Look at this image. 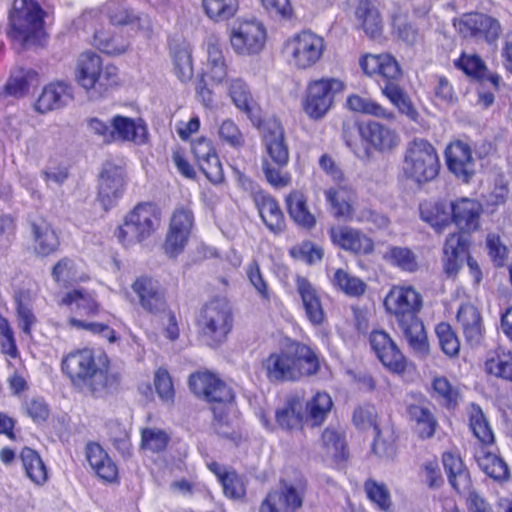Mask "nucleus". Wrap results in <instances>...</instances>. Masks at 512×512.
Segmentation results:
<instances>
[{
	"mask_svg": "<svg viewBox=\"0 0 512 512\" xmlns=\"http://www.w3.org/2000/svg\"><path fill=\"white\" fill-rule=\"evenodd\" d=\"M383 305L386 313L395 319L409 347L422 356L428 355L430 345L424 323L419 317L423 308L420 292L412 285H393Z\"/></svg>",
	"mask_w": 512,
	"mask_h": 512,
	"instance_id": "1",
	"label": "nucleus"
},
{
	"mask_svg": "<svg viewBox=\"0 0 512 512\" xmlns=\"http://www.w3.org/2000/svg\"><path fill=\"white\" fill-rule=\"evenodd\" d=\"M363 73L373 79L381 93L402 115L418 122L419 112L410 96L401 86L403 71L396 58L390 53L365 54L359 59Z\"/></svg>",
	"mask_w": 512,
	"mask_h": 512,
	"instance_id": "2",
	"label": "nucleus"
},
{
	"mask_svg": "<svg viewBox=\"0 0 512 512\" xmlns=\"http://www.w3.org/2000/svg\"><path fill=\"white\" fill-rule=\"evenodd\" d=\"M320 359L311 346L294 341L288 349L272 351L261 361V368L270 383L297 382L320 371Z\"/></svg>",
	"mask_w": 512,
	"mask_h": 512,
	"instance_id": "3",
	"label": "nucleus"
},
{
	"mask_svg": "<svg viewBox=\"0 0 512 512\" xmlns=\"http://www.w3.org/2000/svg\"><path fill=\"white\" fill-rule=\"evenodd\" d=\"M59 306L70 308L75 315L68 317L67 325L77 331H87L94 336H100L109 343L119 340L115 329L108 324L89 321L80 317L93 318L99 315L102 307L96 293L84 288H74L67 291L58 302Z\"/></svg>",
	"mask_w": 512,
	"mask_h": 512,
	"instance_id": "4",
	"label": "nucleus"
},
{
	"mask_svg": "<svg viewBox=\"0 0 512 512\" xmlns=\"http://www.w3.org/2000/svg\"><path fill=\"white\" fill-rule=\"evenodd\" d=\"M198 338L208 347L218 349L229 339L235 326V315L224 297L206 301L195 319Z\"/></svg>",
	"mask_w": 512,
	"mask_h": 512,
	"instance_id": "5",
	"label": "nucleus"
},
{
	"mask_svg": "<svg viewBox=\"0 0 512 512\" xmlns=\"http://www.w3.org/2000/svg\"><path fill=\"white\" fill-rule=\"evenodd\" d=\"M262 144L261 169L266 181L276 189L288 187L292 183V175L287 170L290 153L284 128L281 125L268 128Z\"/></svg>",
	"mask_w": 512,
	"mask_h": 512,
	"instance_id": "6",
	"label": "nucleus"
},
{
	"mask_svg": "<svg viewBox=\"0 0 512 512\" xmlns=\"http://www.w3.org/2000/svg\"><path fill=\"white\" fill-rule=\"evenodd\" d=\"M441 162L436 147L426 138L415 137L406 145L402 160V176L418 185L438 177Z\"/></svg>",
	"mask_w": 512,
	"mask_h": 512,
	"instance_id": "7",
	"label": "nucleus"
},
{
	"mask_svg": "<svg viewBox=\"0 0 512 512\" xmlns=\"http://www.w3.org/2000/svg\"><path fill=\"white\" fill-rule=\"evenodd\" d=\"M75 81L86 92L105 95L120 84L119 70L112 63H104L93 51L82 52L75 66Z\"/></svg>",
	"mask_w": 512,
	"mask_h": 512,
	"instance_id": "8",
	"label": "nucleus"
},
{
	"mask_svg": "<svg viewBox=\"0 0 512 512\" xmlns=\"http://www.w3.org/2000/svg\"><path fill=\"white\" fill-rule=\"evenodd\" d=\"M161 217V209L156 203L139 202L124 216L114 236L124 247L141 243L157 232L161 225Z\"/></svg>",
	"mask_w": 512,
	"mask_h": 512,
	"instance_id": "9",
	"label": "nucleus"
},
{
	"mask_svg": "<svg viewBox=\"0 0 512 512\" xmlns=\"http://www.w3.org/2000/svg\"><path fill=\"white\" fill-rule=\"evenodd\" d=\"M190 391L209 404L215 419L222 420L226 408L235 400L233 389L215 372L201 369L188 377Z\"/></svg>",
	"mask_w": 512,
	"mask_h": 512,
	"instance_id": "10",
	"label": "nucleus"
},
{
	"mask_svg": "<svg viewBox=\"0 0 512 512\" xmlns=\"http://www.w3.org/2000/svg\"><path fill=\"white\" fill-rule=\"evenodd\" d=\"M45 15L37 0H14L8 15L7 36L25 46L45 34Z\"/></svg>",
	"mask_w": 512,
	"mask_h": 512,
	"instance_id": "11",
	"label": "nucleus"
},
{
	"mask_svg": "<svg viewBox=\"0 0 512 512\" xmlns=\"http://www.w3.org/2000/svg\"><path fill=\"white\" fill-rule=\"evenodd\" d=\"M346 88L339 78L321 77L310 79L303 94L301 106L312 120H321L334 106L335 98Z\"/></svg>",
	"mask_w": 512,
	"mask_h": 512,
	"instance_id": "12",
	"label": "nucleus"
},
{
	"mask_svg": "<svg viewBox=\"0 0 512 512\" xmlns=\"http://www.w3.org/2000/svg\"><path fill=\"white\" fill-rule=\"evenodd\" d=\"M325 49L324 38L305 29L285 40L282 53L290 66L297 70H307L321 60Z\"/></svg>",
	"mask_w": 512,
	"mask_h": 512,
	"instance_id": "13",
	"label": "nucleus"
},
{
	"mask_svg": "<svg viewBox=\"0 0 512 512\" xmlns=\"http://www.w3.org/2000/svg\"><path fill=\"white\" fill-rule=\"evenodd\" d=\"M464 258L473 286L479 287L483 280V273L478 262L470 255V241L461 233H449L443 245L442 258L443 271L448 278L457 277L463 266Z\"/></svg>",
	"mask_w": 512,
	"mask_h": 512,
	"instance_id": "14",
	"label": "nucleus"
},
{
	"mask_svg": "<svg viewBox=\"0 0 512 512\" xmlns=\"http://www.w3.org/2000/svg\"><path fill=\"white\" fill-rule=\"evenodd\" d=\"M368 340L376 359L390 374L404 376L413 367L398 343L384 329H373Z\"/></svg>",
	"mask_w": 512,
	"mask_h": 512,
	"instance_id": "15",
	"label": "nucleus"
},
{
	"mask_svg": "<svg viewBox=\"0 0 512 512\" xmlns=\"http://www.w3.org/2000/svg\"><path fill=\"white\" fill-rule=\"evenodd\" d=\"M99 365L94 349L84 347L63 356L61 371L74 388L82 390L88 388L91 381L97 378Z\"/></svg>",
	"mask_w": 512,
	"mask_h": 512,
	"instance_id": "16",
	"label": "nucleus"
},
{
	"mask_svg": "<svg viewBox=\"0 0 512 512\" xmlns=\"http://www.w3.org/2000/svg\"><path fill=\"white\" fill-rule=\"evenodd\" d=\"M355 127L366 155H370L372 152L390 153L400 144L398 132L379 121L371 119L358 121L355 123Z\"/></svg>",
	"mask_w": 512,
	"mask_h": 512,
	"instance_id": "17",
	"label": "nucleus"
},
{
	"mask_svg": "<svg viewBox=\"0 0 512 512\" xmlns=\"http://www.w3.org/2000/svg\"><path fill=\"white\" fill-rule=\"evenodd\" d=\"M136 304L146 314L161 316L168 306L167 290L156 278L140 275L131 284Z\"/></svg>",
	"mask_w": 512,
	"mask_h": 512,
	"instance_id": "18",
	"label": "nucleus"
},
{
	"mask_svg": "<svg viewBox=\"0 0 512 512\" xmlns=\"http://www.w3.org/2000/svg\"><path fill=\"white\" fill-rule=\"evenodd\" d=\"M194 227V214L190 207L179 206L172 212L168 230L163 242V250L169 258L183 253Z\"/></svg>",
	"mask_w": 512,
	"mask_h": 512,
	"instance_id": "19",
	"label": "nucleus"
},
{
	"mask_svg": "<svg viewBox=\"0 0 512 512\" xmlns=\"http://www.w3.org/2000/svg\"><path fill=\"white\" fill-rule=\"evenodd\" d=\"M329 239L334 247L355 257H365L375 251V242L362 229L349 225H331Z\"/></svg>",
	"mask_w": 512,
	"mask_h": 512,
	"instance_id": "20",
	"label": "nucleus"
},
{
	"mask_svg": "<svg viewBox=\"0 0 512 512\" xmlns=\"http://www.w3.org/2000/svg\"><path fill=\"white\" fill-rule=\"evenodd\" d=\"M444 159L448 171L460 182L469 184L475 177L476 158L468 142L452 139L445 147Z\"/></svg>",
	"mask_w": 512,
	"mask_h": 512,
	"instance_id": "21",
	"label": "nucleus"
},
{
	"mask_svg": "<svg viewBox=\"0 0 512 512\" xmlns=\"http://www.w3.org/2000/svg\"><path fill=\"white\" fill-rule=\"evenodd\" d=\"M305 391L303 389L289 392L281 406L274 412L276 426L286 432H303L306 424L304 414Z\"/></svg>",
	"mask_w": 512,
	"mask_h": 512,
	"instance_id": "22",
	"label": "nucleus"
},
{
	"mask_svg": "<svg viewBox=\"0 0 512 512\" xmlns=\"http://www.w3.org/2000/svg\"><path fill=\"white\" fill-rule=\"evenodd\" d=\"M190 151L199 170L214 185L224 182L225 176L217 149L213 141L205 136L193 139Z\"/></svg>",
	"mask_w": 512,
	"mask_h": 512,
	"instance_id": "23",
	"label": "nucleus"
},
{
	"mask_svg": "<svg viewBox=\"0 0 512 512\" xmlns=\"http://www.w3.org/2000/svg\"><path fill=\"white\" fill-rule=\"evenodd\" d=\"M267 33L264 25L258 21H243L232 30L230 43L237 55L251 56L259 54L265 47Z\"/></svg>",
	"mask_w": 512,
	"mask_h": 512,
	"instance_id": "24",
	"label": "nucleus"
},
{
	"mask_svg": "<svg viewBox=\"0 0 512 512\" xmlns=\"http://www.w3.org/2000/svg\"><path fill=\"white\" fill-rule=\"evenodd\" d=\"M406 415L413 434L417 439H432L440 428L436 415L427 406V399L420 394L416 402L406 405Z\"/></svg>",
	"mask_w": 512,
	"mask_h": 512,
	"instance_id": "25",
	"label": "nucleus"
},
{
	"mask_svg": "<svg viewBox=\"0 0 512 512\" xmlns=\"http://www.w3.org/2000/svg\"><path fill=\"white\" fill-rule=\"evenodd\" d=\"M227 95L235 107L245 113L254 126L260 127L263 116L260 105L254 99L247 82L241 77L226 78Z\"/></svg>",
	"mask_w": 512,
	"mask_h": 512,
	"instance_id": "26",
	"label": "nucleus"
},
{
	"mask_svg": "<svg viewBox=\"0 0 512 512\" xmlns=\"http://www.w3.org/2000/svg\"><path fill=\"white\" fill-rule=\"evenodd\" d=\"M452 224L460 231L458 233H474L481 227L483 205L477 199L458 197L451 200Z\"/></svg>",
	"mask_w": 512,
	"mask_h": 512,
	"instance_id": "27",
	"label": "nucleus"
},
{
	"mask_svg": "<svg viewBox=\"0 0 512 512\" xmlns=\"http://www.w3.org/2000/svg\"><path fill=\"white\" fill-rule=\"evenodd\" d=\"M459 31L465 38L484 39L492 44L498 40L502 29L497 19L474 12L463 17L459 24Z\"/></svg>",
	"mask_w": 512,
	"mask_h": 512,
	"instance_id": "28",
	"label": "nucleus"
},
{
	"mask_svg": "<svg viewBox=\"0 0 512 512\" xmlns=\"http://www.w3.org/2000/svg\"><path fill=\"white\" fill-rule=\"evenodd\" d=\"M123 170L111 163L104 166L99 179L98 200L105 211L114 207L125 190Z\"/></svg>",
	"mask_w": 512,
	"mask_h": 512,
	"instance_id": "29",
	"label": "nucleus"
},
{
	"mask_svg": "<svg viewBox=\"0 0 512 512\" xmlns=\"http://www.w3.org/2000/svg\"><path fill=\"white\" fill-rule=\"evenodd\" d=\"M456 322L467 345L480 346L486 334L484 320L480 310L472 303H462L456 313Z\"/></svg>",
	"mask_w": 512,
	"mask_h": 512,
	"instance_id": "30",
	"label": "nucleus"
},
{
	"mask_svg": "<svg viewBox=\"0 0 512 512\" xmlns=\"http://www.w3.org/2000/svg\"><path fill=\"white\" fill-rule=\"evenodd\" d=\"M303 505V495L292 484L281 483L271 490L260 504L259 512H298Z\"/></svg>",
	"mask_w": 512,
	"mask_h": 512,
	"instance_id": "31",
	"label": "nucleus"
},
{
	"mask_svg": "<svg viewBox=\"0 0 512 512\" xmlns=\"http://www.w3.org/2000/svg\"><path fill=\"white\" fill-rule=\"evenodd\" d=\"M325 200L330 207L332 216L337 220L353 221L355 217V204L357 192L347 184H338L324 192Z\"/></svg>",
	"mask_w": 512,
	"mask_h": 512,
	"instance_id": "32",
	"label": "nucleus"
},
{
	"mask_svg": "<svg viewBox=\"0 0 512 512\" xmlns=\"http://www.w3.org/2000/svg\"><path fill=\"white\" fill-rule=\"evenodd\" d=\"M85 457L91 469L102 482L118 483V466L98 442L90 441L86 444Z\"/></svg>",
	"mask_w": 512,
	"mask_h": 512,
	"instance_id": "33",
	"label": "nucleus"
},
{
	"mask_svg": "<svg viewBox=\"0 0 512 512\" xmlns=\"http://www.w3.org/2000/svg\"><path fill=\"white\" fill-rule=\"evenodd\" d=\"M74 98L73 88L64 81H52L46 84L34 103V109L40 114L58 110Z\"/></svg>",
	"mask_w": 512,
	"mask_h": 512,
	"instance_id": "34",
	"label": "nucleus"
},
{
	"mask_svg": "<svg viewBox=\"0 0 512 512\" xmlns=\"http://www.w3.org/2000/svg\"><path fill=\"white\" fill-rule=\"evenodd\" d=\"M295 285L307 320L315 327L323 325L326 321V314L317 289L307 277L302 275H296Z\"/></svg>",
	"mask_w": 512,
	"mask_h": 512,
	"instance_id": "35",
	"label": "nucleus"
},
{
	"mask_svg": "<svg viewBox=\"0 0 512 512\" xmlns=\"http://www.w3.org/2000/svg\"><path fill=\"white\" fill-rule=\"evenodd\" d=\"M420 219L436 233H443L452 225L451 201L445 198L424 200L419 205Z\"/></svg>",
	"mask_w": 512,
	"mask_h": 512,
	"instance_id": "36",
	"label": "nucleus"
},
{
	"mask_svg": "<svg viewBox=\"0 0 512 512\" xmlns=\"http://www.w3.org/2000/svg\"><path fill=\"white\" fill-rule=\"evenodd\" d=\"M34 251L41 257H48L60 251L61 240L54 227L45 218L30 222Z\"/></svg>",
	"mask_w": 512,
	"mask_h": 512,
	"instance_id": "37",
	"label": "nucleus"
},
{
	"mask_svg": "<svg viewBox=\"0 0 512 512\" xmlns=\"http://www.w3.org/2000/svg\"><path fill=\"white\" fill-rule=\"evenodd\" d=\"M253 201L266 227L275 234L282 233L286 221L278 201L263 190L254 193Z\"/></svg>",
	"mask_w": 512,
	"mask_h": 512,
	"instance_id": "38",
	"label": "nucleus"
},
{
	"mask_svg": "<svg viewBox=\"0 0 512 512\" xmlns=\"http://www.w3.org/2000/svg\"><path fill=\"white\" fill-rule=\"evenodd\" d=\"M354 16L358 28L370 39H378L383 35L384 22L382 15L372 0H357Z\"/></svg>",
	"mask_w": 512,
	"mask_h": 512,
	"instance_id": "39",
	"label": "nucleus"
},
{
	"mask_svg": "<svg viewBox=\"0 0 512 512\" xmlns=\"http://www.w3.org/2000/svg\"><path fill=\"white\" fill-rule=\"evenodd\" d=\"M441 460L451 487L458 494L466 493L472 487V481L459 452L445 451L442 453Z\"/></svg>",
	"mask_w": 512,
	"mask_h": 512,
	"instance_id": "40",
	"label": "nucleus"
},
{
	"mask_svg": "<svg viewBox=\"0 0 512 512\" xmlns=\"http://www.w3.org/2000/svg\"><path fill=\"white\" fill-rule=\"evenodd\" d=\"M207 468L222 486L223 494L226 498L241 500L246 496L244 478L235 469L227 470L217 461L208 462Z\"/></svg>",
	"mask_w": 512,
	"mask_h": 512,
	"instance_id": "41",
	"label": "nucleus"
},
{
	"mask_svg": "<svg viewBox=\"0 0 512 512\" xmlns=\"http://www.w3.org/2000/svg\"><path fill=\"white\" fill-rule=\"evenodd\" d=\"M285 206L290 218L300 227L311 230L317 219L310 211L308 197L304 191L293 189L285 196Z\"/></svg>",
	"mask_w": 512,
	"mask_h": 512,
	"instance_id": "42",
	"label": "nucleus"
},
{
	"mask_svg": "<svg viewBox=\"0 0 512 512\" xmlns=\"http://www.w3.org/2000/svg\"><path fill=\"white\" fill-rule=\"evenodd\" d=\"M430 396L441 408L449 412L455 411L463 399L460 387L442 375L432 379Z\"/></svg>",
	"mask_w": 512,
	"mask_h": 512,
	"instance_id": "43",
	"label": "nucleus"
},
{
	"mask_svg": "<svg viewBox=\"0 0 512 512\" xmlns=\"http://www.w3.org/2000/svg\"><path fill=\"white\" fill-rule=\"evenodd\" d=\"M112 127V142H144L147 138V128L141 119L135 120L117 114L110 121Z\"/></svg>",
	"mask_w": 512,
	"mask_h": 512,
	"instance_id": "44",
	"label": "nucleus"
},
{
	"mask_svg": "<svg viewBox=\"0 0 512 512\" xmlns=\"http://www.w3.org/2000/svg\"><path fill=\"white\" fill-rule=\"evenodd\" d=\"M173 70L177 78L186 82L193 77L192 49L186 40H173L169 43Z\"/></svg>",
	"mask_w": 512,
	"mask_h": 512,
	"instance_id": "45",
	"label": "nucleus"
},
{
	"mask_svg": "<svg viewBox=\"0 0 512 512\" xmlns=\"http://www.w3.org/2000/svg\"><path fill=\"white\" fill-rule=\"evenodd\" d=\"M333 400L325 391H316L309 400L305 399L304 414L306 422L311 427L322 426L328 418L332 408Z\"/></svg>",
	"mask_w": 512,
	"mask_h": 512,
	"instance_id": "46",
	"label": "nucleus"
},
{
	"mask_svg": "<svg viewBox=\"0 0 512 512\" xmlns=\"http://www.w3.org/2000/svg\"><path fill=\"white\" fill-rule=\"evenodd\" d=\"M322 448L332 455L336 464L346 463L350 457L346 434L343 430L328 426L320 436Z\"/></svg>",
	"mask_w": 512,
	"mask_h": 512,
	"instance_id": "47",
	"label": "nucleus"
},
{
	"mask_svg": "<svg viewBox=\"0 0 512 512\" xmlns=\"http://www.w3.org/2000/svg\"><path fill=\"white\" fill-rule=\"evenodd\" d=\"M206 50V71L201 75L207 76L215 84L224 83L228 76V65L220 43L217 40H210Z\"/></svg>",
	"mask_w": 512,
	"mask_h": 512,
	"instance_id": "48",
	"label": "nucleus"
},
{
	"mask_svg": "<svg viewBox=\"0 0 512 512\" xmlns=\"http://www.w3.org/2000/svg\"><path fill=\"white\" fill-rule=\"evenodd\" d=\"M330 282L336 291L350 298H361L368 288L367 283L362 278L343 268L334 270Z\"/></svg>",
	"mask_w": 512,
	"mask_h": 512,
	"instance_id": "49",
	"label": "nucleus"
},
{
	"mask_svg": "<svg viewBox=\"0 0 512 512\" xmlns=\"http://www.w3.org/2000/svg\"><path fill=\"white\" fill-rule=\"evenodd\" d=\"M485 372L512 382V352L503 346L494 348L484 362Z\"/></svg>",
	"mask_w": 512,
	"mask_h": 512,
	"instance_id": "50",
	"label": "nucleus"
},
{
	"mask_svg": "<svg viewBox=\"0 0 512 512\" xmlns=\"http://www.w3.org/2000/svg\"><path fill=\"white\" fill-rule=\"evenodd\" d=\"M469 428L478 440L481 449L492 446L495 442L493 430L478 404L471 403L468 411Z\"/></svg>",
	"mask_w": 512,
	"mask_h": 512,
	"instance_id": "51",
	"label": "nucleus"
},
{
	"mask_svg": "<svg viewBox=\"0 0 512 512\" xmlns=\"http://www.w3.org/2000/svg\"><path fill=\"white\" fill-rule=\"evenodd\" d=\"M383 260L407 273H416L421 267L417 254L409 247L389 246L383 254Z\"/></svg>",
	"mask_w": 512,
	"mask_h": 512,
	"instance_id": "52",
	"label": "nucleus"
},
{
	"mask_svg": "<svg viewBox=\"0 0 512 512\" xmlns=\"http://www.w3.org/2000/svg\"><path fill=\"white\" fill-rule=\"evenodd\" d=\"M171 442V435L164 429L157 427H144L140 429L139 447L144 453L150 455H163Z\"/></svg>",
	"mask_w": 512,
	"mask_h": 512,
	"instance_id": "53",
	"label": "nucleus"
},
{
	"mask_svg": "<svg viewBox=\"0 0 512 512\" xmlns=\"http://www.w3.org/2000/svg\"><path fill=\"white\" fill-rule=\"evenodd\" d=\"M99 371L97 378L91 381L88 389L92 393L108 392L113 393L118 391L121 387V374L119 372L111 371L110 360L106 355L99 357Z\"/></svg>",
	"mask_w": 512,
	"mask_h": 512,
	"instance_id": "54",
	"label": "nucleus"
},
{
	"mask_svg": "<svg viewBox=\"0 0 512 512\" xmlns=\"http://www.w3.org/2000/svg\"><path fill=\"white\" fill-rule=\"evenodd\" d=\"M19 458L26 476L34 484L43 485L47 481V468L36 450L25 446L21 449Z\"/></svg>",
	"mask_w": 512,
	"mask_h": 512,
	"instance_id": "55",
	"label": "nucleus"
},
{
	"mask_svg": "<svg viewBox=\"0 0 512 512\" xmlns=\"http://www.w3.org/2000/svg\"><path fill=\"white\" fill-rule=\"evenodd\" d=\"M397 435L394 430H386L381 427L374 430V438L370 445L369 455L380 460H388L395 457L397 452Z\"/></svg>",
	"mask_w": 512,
	"mask_h": 512,
	"instance_id": "56",
	"label": "nucleus"
},
{
	"mask_svg": "<svg viewBox=\"0 0 512 512\" xmlns=\"http://www.w3.org/2000/svg\"><path fill=\"white\" fill-rule=\"evenodd\" d=\"M92 45L104 54L120 55L128 49L129 41L120 34L101 28L95 30Z\"/></svg>",
	"mask_w": 512,
	"mask_h": 512,
	"instance_id": "57",
	"label": "nucleus"
},
{
	"mask_svg": "<svg viewBox=\"0 0 512 512\" xmlns=\"http://www.w3.org/2000/svg\"><path fill=\"white\" fill-rule=\"evenodd\" d=\"M51 277L58 286L63 288L72 287L82 280L78 276L75 260L68 256L61 257L55 262L51 268Z\"/></svg>",
	"mask_w": 512,
	"mask_h": 512,
	"instance_id": "58",
	"label": "nucleus"
},
{
	"mask_svg": "<svg viewBox=\"0 0 512 512\" xmlns=\"http://www.w3.org/2000/svg\"><path fill=\"white\" fill-rule=\"evenodd\" d=\"M363 489L369 502L379 511L389 512L392 508V497L387 485L373 478H367Z\"/></svg>",
	"mask_w": 512,
	"mask_h": 512,
	"instance_id": "59",
	"label": "nucleus"
},
{
	"mask_svg": "<svg viewBox=\"0 0 512 512\" xmlns=\"http://www.w3.org/2000/svg\"><path fill=\"white\" fill-rule=\"evenodd\" d=\"M435 335L443 354L450 359L459 357L461 348L460 339L450 323L446 321L437 323L435 325Z\"/></svg>",
	"mask_w": 512,
	"mask_h": 512,
	"instance_id": "60",
	"label": "nucleus"
},
{
	"mask_svg": "<svg viewBox=\"0 0 512 512\" xmlns=\"http://www.w3.org/2000/svg\"><path fill=\"white\" fill-rule=\"evenodd\" d=\"M347 106L350 110L374 117L394 120L395 115L392 111L383 107L377 101L371 98H365L357 94H352L347 98Z\"/></svg>",
	"mask_w": 512,
	"mask_h": 512,
	"instance_id": "61",
	"label": "nucleus"
},
{
	"mask_svg": "<svg viewBox=\"0 0 512 512\" xmlns=\"http://www.w3.org/2000/svg\"><path fill=\"white\" fill-rule=\"evenodd\" d=\"M245 273L249 283L255 289L263 303H271L272 300L277 299L276 294L271 289L256 259H253L247 264Z\"/></svg>",
	"mask_w": 512,
	"mask_h": 512,
	"instance_id": "62",
	"label": "nucleus"
},
{
	"mask_svg": "<svg viewBox=\"0 0 512 512\" xmlns=\"http://www.w3.org/2000/svg\"><path fill=\"white\" fill-rule=\"evenodd\" d=\"M206 16L214 22H224L233 18L239 10L238 0H202Z\"/></svg>",
	"mask_w": 512,
	"mask_h": 512,
	"instance_id": "63",
	"label": "nucleus"
},
{
	"mask_svg": "<svg viewBox=\"0 0 512 512\" xmlns=\"http://www.w3.org/2000/svg\"><path fill=\"white\" fill-rule=\"evenodd\" d=\"M476 459L482 471L490 478L496 481H505L509 478L507 464L494 453L482 449L480 454L476 455Z\"/></svg>",
	"mask_w": 512,
	"mask_h": 512,
	"instance_id": "64",
	"label": "nucleus"
}]
</instances>
